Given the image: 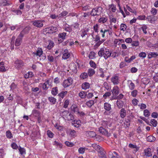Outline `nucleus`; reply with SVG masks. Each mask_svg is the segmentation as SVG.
Listing matches in <instances>:
<instances>
[{"mask_svg":"<svg viewBox=\"0 0 158 158\" xmlns=\"http://www.w3.org/2000/svg\"><path fill=\"white\" fill-rule=\"evenodd\" d=\"M98 54L100 57H103L104 59L106 60L110 57L112 52L109 49L103 47L100 48L98 52Z\"/></svg>","mask_w":158,"mask_h":158,"instance_id":"1","label":"nucleus"},{"mask_svg":"<svg viewBox=\"0 0 158 158\" xmlns=\"http://www.w3.org/2000/svg\"><path fill=\"white\" fill-rule=\"evenodd\" d=\"M102 8L100 6H98L92 9L90 15L93 16H99L102 12Z\"/></svg>","mask_w":158,"mask_h":158,"instance_id":"2","label":"nucleus"},{"mask_svg":"<svg viewBox=\"0 0 158 158\" xmlns=\"http://www.w3.org/2000/svg\"><path fill=\"white\" fill-rule=\"evenodd\" d=\"M45 21L44 20H35L32 22L33 25L38 28L42 27L44 25L43 23Z\"/></svg>","mask_w":158,"mask_h":158,"instance_id":"3","label":"nucleus"},{"mask_svg":"<svg viewBox=\"0 0 158 158\" xmlns=\"http://www.w3.org/2000/svg\"><path fill=\"white\" fill-rule=\"evenodd\" d=\"M63 115L67 120H73L74 119V117L73 115L69 112L67 110H65L63 112Z\"/></svg>","mask_w":158,"mask_h":158,"instance_id":"4","label":"nucleus"},{"mask_svg":"<svg viewBox=\"0 0 158 158\" xmlns=\"http://www.w3.org/2000/svg\"><path fill=\"white\" fill-rule=\"evenodd\" d=\"M73 80L71 78H69L64 81L62 85L64 88H66L73 83Z\"/></svg>","mask_w":158,"mask_h":158,"instance_id":"5","label":"nucleus"},{"mask_svg":"<svg viewBox=\"0 0 158 158\" xmlns=\"http://www.w3.org/2000/svg\"><path fill=\"white\" fill-rule=\"evenodd\" d=\"M15 67L17 69H19L23 66V63L21 60H16L15 62Z\"/></svg>","mask_w":158,"mask_h":158,"instance_id":"6","label":"nucleus"},{"mask_svg":"<svg viewBox=\"0 0 158 158\" xmlns=\"http://www.w3.org/2000/svg\"><path fill=\"white\" fill-rule=\"evenodd\" d=\"M31 29V28L29 26L26 27L21 31L19 35L23 37L24 35L28 34L29 32Z\"/></svg>","mask_w":158,"mask_h":158,"instance_id":"7","label":"nucleus"},{"mask_svg":"<svg viewBox=\"0 0 158 158\" xmlns=\"http://www.w3.org/2000/svg\"><path fill=\"white\" fill-rule=\"evenodd\" d=\"M43 51L41 48H38L36 52H33L32 54L33 55V57H35V56H38L40 57L43 54Z\"/></svg>","mask_w":158,"mask_h":158,"instance_id":"8","label":"nucleus"},{"mask_svg":"<svg viewBox=\"0 0 158 158\" xmlns=\"http://www.w3.org/2000/svg\"><path fill=\"white\" fill-rule=\"evenodd\" d=\"M23 37L19 34L17 38L15 40V45L17 46L20 45L22 41V38Z\"/></svg>","mask_w":158,"mask_h":158,"instance_id":"9","label":"nucleus"},{"mask_svg":"<svg viewBox=\"0 0 158 158\" xmlns=\"http://www.w3.org/2000/svg\"><path fill=\"white\" fill-rule=\"evenodd\" d=\"M111 92L113 95L115 96L118 95L119 93V89L118 87L117 86H114Z\"/></svg>","mask_w":158,"mask_h":158,"instance_id":"10","label":"nucleus"},{"mask_svg":"<svg viewBox=\"0 0 158 158\" xmlns=\"http://www.w3.org/2000/svg\"><path fill=\"white\" fill-rule=\"evenodd\" d=\"M118 77L116 75L113 76L111 78V81L114 85L118 84Z\"/></svg>","mask_w":158,"mask_h":158,"instance_id":"11","label":"nucleus"},{"mask_svg":"<svg viewBox=\"0 0 158 158\" xmlns=\"http://www.w3.org/2000/svg\"><path fill=\"white\" fill-rule=\"evenodd\" d=\"M99 131L103 135H110V134L108 133V131L102 127H100L99 128Z\"/></svg>","mask_w":158,"mask_h":158,"instance_id":"12","label":"nucleus"},{"mask_svg":"<svg viewBox=\"0 0 158 158\" xmlns=\"http://www.w3.org/2000/svg\"><path fill=\"white\" fill-rule=\"evenodd\" d=\"M86 135L87 136L93 138L96 135V133L94 131H88L86 132Z\"/></svg>","mask_w":158,"mask_h":158,"instance_id":"13","label":"nucleus"},{"mask_svg":"<svg viewBox=\"0 0 158 158\" xmlns=\"http://www.w3.org/2000/svg\"><path fill=\"white\" fill-rule=\"evenodd\" d=\"M70 56V54L68 52V50L66 49L64 51V53L62 56V58L64 60L68 59Z\"/></svg>","mask_w":158,"mask_h":158,"instance_id":"14","label":"nucleus"},{"mask_svg":"<svg viewBox=\"0 0 158 158\" xmlns=\"http://www.w3.org/2000/svg\"><path fill=\"white\" fill-rule=\"evenodd\" d=\"M48 31L49 33H53L57 31L58 29L56 27H51L47 28Z\"/></svg>","mask_w":158,"mask_h":158,"instance_id":"15","label":"nucleus"},{"mask_svg":"<svg viewBox=\"0 0 158 158\" xmlns=\"http://www.w3.org/2000/svg\"><path fill=\"white\" fill-rule=\"evenodd\" d=\"M145 155L148 157H150L152 156V153L151 149L150 148H148L144 150Z\"/></svg>","mask_w":158,"mask_h":158,"instance_id":"16","label":"nucleus"},{"mask_svg":"<svg viewBox=\"0 0 158 158\" xmlns=\"http://www.w3.org/2000/svg\"><path fill=\"white\" fill-rule=\"evenodd\" d=\"M79 96L82 99L85 98L87 95V92L85 91H81L79 93Z\"/></svg>","mask_w":158,"mask_h":158,"instance_id":"17","label":"nucleus"},{"mask_svg":"<svg viewBox=\"0 0 158 158\" xmlns=\"http://www.w3.org/2000/svg\"><path fill=\"white\" fill-rule=\"evenodd\" d=\"M90 87V84L89 83L85 82L83 83L81 85V88L82 89L86 90L89 89Z\"/></svg>","mask_w":158,"mask_h":158,"instance_id":"18","label":"nucleus"},{"mask_svg":"<svg viewBox=\"0 0 158 158\" xmlns=\"http://www.w3.org/2000/svg\"><path fill=\"white\" fill-rule=\"evenodd\" d=\"M63 29L64 30L67 32H71L72 31V28L71 27L69 26V25L66 24L64 26Z\"/></svg>","mask_w":158,"mask_h":158,"instance_id":"19","label":"nucleus"},{"mask_svg":"<svg viewBox=\"0 0 158 158\" xmlns=\"http://www.w3.org/2000/svg\"><path fill=\"white\" fill-rule=\"evenodd\" d=\"M127 82L129 84L128 85V87L129 89L131 90H133L135 88V85L134 84L131 80H128Z\"/></svg>","mask_w":158,"mask_h":158,"instance_id":"20","label":"nucleus"},{"mask_svg":"<svg viewBox=\"0 0 158 158\" xmlns=\"http://www.w3.org/2000/svg\"><path fill=\"white\" fill-rule=\"evenodd\" d=\"M126 115V111L124 108H122L120 110V116L121 118H124Z\"/></svg>","mask_w":158,"mask_h":158,"instance_id":"21","label":"nucleus"},{"mask_svg":"<svg viewBox=\"0 0 158 158\" xmlns=\"http://www.w3.org/2000/svg\"><path fill=\"white\" fill-rule=\"evenodd\" d=\"M117 106L119 109L121 108L123 106L124 103L122 101L118 100L116 102Z\"/></svg>","mask_w":158,"mask_h":158,"instance_id":"22","label":"nucleus"},{"mask_svg":"<svg viewBox=\"0 0 158 158\" xmlns=\"http://www.w3.org/2000/svg\"><path fill=\"white\" fill-rule=\"evenodd\" d=\"M104 108L106 110L109 111L111 109V105L107 102H105L104 104Z\"/></svg>","mask_w":158,"mask_h":158,"instance_id":"23","label":"nucleus"},{"mask_svg":"<svg viewBox=\"0 0 158 158\" xmlns=\"http://www.w3.org/2000/svg\"><path fill=\"white\" fill-rule=\"evenodd\" d=\"M158 56V54L156 52H150L148 55V57L149 59H151L152 57H155Z\"/></svg>","mask_w":158,"mask_h":158,"instance_id":"24","label":"nucleus"},{"mask_svg":"<svg viewBox=\"0 0 158 158\" xmlns=\"http://www.w3.org/2000/svg\"><path fill=\"white\" fill-rule=\"evenodd\" d=\"M52 94L53 95H56L58 93V89L57 87H53L52 89Z\"/></svg>","mask_w":158,"mask_h":158,"instance_id":"25","label":"nucleus"},{"mask_svg":"<svg viewBox=\"0 0 158 158\" xmlns=\"http://www.w3.org/2000/svg\"><path fill=\"white\" fill-rule=\"evenodd\" d=\"M107 20V18L106 17L100 18L98 20V22L99 23H104Z\"/></svg>","mask_w":158,"mask_h":158,"instance_id":"26","label":"nucleus"},{"mask_svg":"<svg viewBox=\"0 0 158 158\" xmlns=\"http://www.w3.org/2000/svg\"><path fill=\"white\" fill-rule=\"evenodd\" d=\"M102 124L104 127H107L108 125H109V127L111 126V124L110 122L107 121H102Z\"/></svg>","mask_w":158,"mask_h":158,"instance_id":"27","label":"nucleus"},{"mask_svg":"<svg viewBox=\"0 0 158 158\" xmlns=\"http://www.w3.org/2000/svg\"><path fill=\"white\" fill-rule=\"evenodd\" d=\"M53 144L59 147V148L60 149L62 147V145L60 143L56 141H55L53 142Z\"/></svg>","mask_w":158,"mask_h":158,"instance_id":"28","label":"nucleus"},{"mask_svg":"<svg viewBox=\"0 0 158 158\" xmlns=\"http://www.w3.org/2000/svg\"><path fill=\"white\" fill-rule=\"evenodd\" d=\"M66 35V33L65 32H62L60 33L58 35V37L61 39L62 40H64L65 39V36Z\"/></svg>","mask_w":158,"mask_h":158,"instance_id":"29","label":"nucleus"},{"mask_svg":"<svg viewBox=\"0 0 158 158\" xmlns=\"http://www.w3.org/2000/svg\"><path fill=\"white\" fill-rule=\"evenodd\" d=\"M102 149L99 150V156L102 158H107L103 152L102 151Z\"/></svg>","mask_w":158,"mask_h":158,"instance_id":"30","label":"nucleus"},{"mask_svg":"<svg viewBox=\"0 0 158 158\" xmlns=\"http://www.w3.org/2000/svg\"><path fill=\"white\" fill-rule=\"evenodd\" d=\"M94 100H89V101L87 102L85 104L88 107H90L92 105L94 104Z\"/></svg>","mask_w":158,"mask_h":158,"instance_id":"31","label":"nucleus"},{"mask_svg":"<svg viewBox=\"0 0 158 158\" xmlns=\"http://www.w3.org/2000/svg\"><path fill=\"white\" fill-rule=\"evenodd\" d=\"M156 139V138L153 136L150 135L147 137V140L148 141L152 142L154 141Z\"/></svg>","mask_w":158,"mask_h":158,"instance_id":"32","label":"nucleus"},{"mask_svg":"<svg viewBox=\"0 0 158 158\" xmlns=\"http://www.w3.org/2000/svg\"><path fill=\"white\" fill-rule=\"evenodd\" d=\"M95 73V71L94 70L92 69H89L88 70V74L89 77L91 76L94 74Z\"/></svg>","mask_w":158,"mask_h":158,"instance_id":"33","label":"nucleus"},{"mask_svg":"<svg viewBox=\"0 0 158 158\" xmlns=\"http://www.w3.org/2000/svg\"><path fill=\"white\" fill-rule=\"evenodd\" d=\"M67 92L66 91H62L60 93L58 94V96L59 97H60L62 98H63L67 94Z\"/></svg>","mask_w":158,"mask_h":158,"instance_id":"34","label":"nucleus"},{"mask_svg":"<svg viewBox=\"0 0 158 158\" xmlns=\"http://www.w3.org/2000/svg\"><path fill=\"white\" fill-rule=\"evenodd\" d=\"M72 110L75 113H79L78 107L76 105H74L72 106Z\"/></svg>","mask_w":158,"mask_h":158,"instance_id":"35","label":"nucleus"},{"mask_svg":"<svg viewBox=\"0 0 158 158\" xmlns=\"http://www.w3.org/2000/svg\"><path fill=\"white\" fill-rule=\"evenodd\" d=\"M109 7L110 8H111V10L112 12H115L116 10V6L115 5L113 4L109 5Z\"/></svg>","mask_w":158,"mask_h":158,"instance_id":"36","label":"nucleus"},{"mask_svg":"<svg viewBox=\"0 0 158 158\" xmlns=\"http://www.w3.org/2000/svg\"><path fill=\"white\" fill-rule=\"evenodd\" d=\"M88 148H80L78 149V151L79 153L83 154L84 153L85 151L87 150Z\"/></svg>","mask_w":158,"mask_h":158,"instance_id":"37","label":"nucleus"},{"mask_svg":"<svg viewBox=\"0 0 158 158\" xmlns=\"http://www.w3.org/2000/svg\"><path fill=\"white\" fill-rule=\"evenodd\" d=\"M49 44L47 46L48 48L50 50L52 48L54 45V43L53 41L51 40L49 41Z\"/></svg>","mask_w":158,"mask_h":158,"instance_id":"38","label":"nucleus"},{"mask_svg":"<svg viewBox=\"0 0 158 158\" xmlns=\"http://www.w3.org/2000/svg\"><path fill=\"white\" fill-rule=\"evenodd\" d=\"M32 114L35 116H38L40 115V113L38 110H32Z\"/></svg>","mask_w":158,"mask_h":158,"instance_id":"39","label":"nucleus"},{"mask_svg":"<svg viewBox=\"0 0 158 158\" xmlns=\"http://www.w3.org/2000/svg\"><path fill=\"white\" fill-rule=\"evenodd\" d=\"M87 77V74L85 72H84L83 73H81L80 76V78L82 79H86Z\"/></svg>","mask_w":158,"mask_h":158,"instance_id":"40","label":"nucleus"},{"mask_svg":"<svg viewBox=\"0 0 158 158\" xmlns=\"http://www.w3.org/2000/svg\"><path fill=\"white\" fill-rule=\"evenodd\" d=\"M143 114L145 117H148L150 115V113L148 110L145 109L143 111Z\"/></svg>","mask_w":158,"mask_h":158,"instance_id":"41","label":"nucleus"},{"mask_svg":"<svg viewBox=\"0 0 158 158\" xmlns=\"http://www.w3.org/2000/svg\"><path fill=\"white\" fill-rule=\"evenodd\" d=\"M8 4L7 1L6 0H0V5L6 6Z\"/></svg>","mask_w":158,"mask_h":158,"instance_id":"42","label":"nucleus"},{"mask_svg":"<svg viewBox=\"0 0 158 158\" xmlns=\"http://www.w3.org/2000/svg\"><path fill=\"white\" fill-rule=\"evenodd\" d=\"M19 150L20 154L21 155H23L26 154V151L24 148H22L20 147L19 148Z\"/></svg>","mask_w":158,"mask_h":158,"instance_id":"43","label":"nucleus"},{"mask_svg":"<svg viewBox=\"0 0 158 158\" xmlns=\"http://www.w3.org/2000/svg\"><path fill=\"white\" fill-rule=\"evenodd\" d=\"M147 28V27L146 25H143L141 28V29L142 30V31L143 33L145 34L147 33V31L146 29Z\"/></svg>","mask_w":158,"mask_h":158,"instance_id":"44","label":"nucleus"},{"mask_svg":"<svg viewBox=\"0 0 158 158\" xmlns=\"http://www.w3.org/2000/svg\"><path fill=\"white\" fill-rule=\"evenodd\" d=\"M69 103V99H66L63 105V107L66 108L68 107V105Z\"/></svg>","mask_w":158,"mask_h":158,"instance_id":"45","label":"nucleus"},{"mask_svg":"<svg viewBox=\"0 0 158 158\" xmlns=\"http://www.w3.org/2000/svg\"><path fill=\"white\" fill-rule=\"evenodd\" d=\"M96 55L95 53L94 52H91L89 56V59H93L95 58V56Z\"/></svg>","mask_w":158,"mask_h":158,"instance_id":"46","label":"nucleus"},{"mask_svg":"<svg viewBox=\"0 0 158 158\" xmlns=\"http://www.w3.org/2000/svg\"><path fill=\"white\" fill-rule=\"evenodd\" d=\"M126 7L127 9V10L130 12L134 13L135 14H136V11L134 9H132L131 8L130 6H128L127 5H126Z\"/></svg>","mask_w":158,"mask_h":158,"instance_id":"47","label":"nucleus"},{"mask_svg":"<svg viewBox=\"0 0 158 158\" xmlns=\"http://www.w3.org/2000/svg\"><path fill=\"white\" fill-rule=\"evenodd\" d=\"M49 101L53 104H55L56 102V99L52 97H49L48 98Z\"/></svg>","mask_w":158,"mask_h":158,"instance_id":"48","label":"nucleus"},{"mask_svg":"<svg viewBox=\"0 0 158 158\" xmlns=\"http://www.w3.org/2000/svg\"><path fill=\"white\" fill-rule=\"evenodd\" d=\"M150 123L154 127H156L157 126V122L155 119H151Z\"/></svg>","mask_w":158,"mask_h":158,"instance_id":"49","label":"nucleus"},{"mask_svg":"<svg viewBox=\"0 0 158 158\" xmlns=\"http://www.w3.org/2000/svg\"><path fill=\"white\" fill-rule=\"evenodd\" d=\"M131 45L133 46H135L137 47L139 46V42L138 41H134L132 42Z\"/></svg>","mask_w":158,"mask_h":158,"instance_id":"50","label":"nucleus"},{"mask_svg":"<svg viewBox=\"0 0 158 158\" xmlns=\"http://www.w3.org/2000/svg\"><path fill=\"white\" fill-rule=\"evenodd\" d=\"M89 63L91 67L94 69L96 68V64L92 60H90Z\"/></svg>","mask_w":158,"mask_h":158,"instance_id":"51","label":"nucleus"},{"mask_svg":"<svg viewBox=\"0 0 158 158\" xmlns=\"http://www.w3.org/2000/svg\"><path fill=\"white\" fill-rule=\"evenodd\" d=\"M6 136L7 138L10 139L12 138V135L10 131H7L6 132Z\"/></svg>","mask_w":158,"mask_h":158,"instance_id":"52","label":"nucleus"},{"mask_svg":"<svg viewBox=\"0 0 158 158\" xmlns=\"http://www.w3.org/2000/svg\"><path fill=\"white\" fill-rule=\"evenodd\" d=\"M92 147L95 149L98 150V149L99 150L101 149V148L100 146L96 144H93L92 145Z\"/></svg>","mask_w":158,"mask_h":158,"instance_id":"53","label":"nucleus"},{"mask_svg":"<svg viewBox=\"0 0 158 158\" xmlns=\"http://www.w3.org/2000/svg\"><path fill=\"white\" fill-rule=\"evenodd\" d=\"M138 92V91L136 90H133L131 92V96L133 97H135L137 95Z\"/></svg>","mask_w":158,"mask_h":158,"instance_id":"54","label":"nucleus"},{"mask_svg":"<svg viewBox=\"0 0 158 158\" xmlns=\"http://www.w3.org/2000/svg\"><path fill=\"white\" fill-rule=\"evenodd\" d=\"M127 28V26L124 24L122 23L121 24L120 26V29L121 30H122L124 31Z\"/></svg>","mask_w":158,"mask_h":158,"instance_id":"55","label":"nucleus"},{"mask_svg":"<svg viewBox=\"0 0 158 158\" xmlns=\"http://www.w3.org/2000/svg\"><path fill=\"white\" fill-rule=\"evenodd\" d=\"M129 147L131 148H136V152L138 150V148H137V146L136 145H134L131 143H130L129 145Z\"/></svg>","mask_w":158,"mask_h":158,"instance_id":"56","label":"nucleus"},{"mask_svg":"<svg viewBox=\"0 0 158 158\" xmlns=\"http://www.w3.org/2000/svg\"><path fill=\"white\" fill-rule=\"evenodd\" d=\"M72 26L74 28V29H77L79 27V24L77 23H75L72 25Z\"/></svg>","mask_w":158,"mask_h":158,"instance_id":"57","label":"nucleus"},{"mask_svg":"<svg viewBox=\"0 0 158 158\" xmlns=\"http://www.w3.org/2000/svg\"><path fill=\"white\" fill-rule=\"evenodd\" d=\"M48 61L51 62H53L54 60V58L53 57L52 55H48Z\"/></svg>","mask_w":158,"mask_h":158,"instance_id":"58","label":"nucleus"},{"mask_svg":"<svg viewBox=\"0 0 158 158\" xmlns=\"http://www.w3.org/2000/svg\"><path fill=\"white\" fill-rule=\"evenodd\" d=\"M124 123L126 125V127H129L130 125V121L129 119L126 120L125 121Z\"/></svg>","mask_w":158,"mask_h":158,"instance_id":"59","label":"nucleus"},{"mask_svg":"<svg viewBox=\"0 0 158 158\" xmlns=\"http://www.w3.org/2000/svg\"><path fill=\"white\" fill-rule=\"evenodd\" d=\"M140 57L144 58L146 57V54L145 52H141L140 53L139 55Z\"/></svg>","mask_w":158,"mask_h":158,"instance_id":"60","label":"nucleus"},{"mask_svg":"<svg viewBox=\"0 0 158 158\" xmlns=\"http://www.w3.org/2000/svg\"><path fill=\"white\" fill-rule=\"evenodd\" d=\"M138 106L140 107V109L142 110L146 108V105L143 103L139 104Z\"/></svg>","mask_w":158,"mask_h":158,"instance_id":"61","label":"nucleus"},{"mask_svg":"<svg viewBox=\"0 0 158 158\" xmlns=\"http://www.w3.org/2000/svg\"><path fill=\"white\" fill-rule=\"evenodd\" d=\"M47 133L49 137L51 138L53 137V134L50 131L48 130L47 132Z\"/></svg>","mask_w":158,"mask_h":158,"instance_id":"62","label":"nucleus"},{"mask_svg":"<svg viewBox=\"0 0 158 158\" xmlns=\"http://www.w3.org/2000/svg\"><path fill=\"white\" fill-rule=\"evenodd\" d=\"M151 12L153 15H155L156 14L157 10L154 8H152L151 10Z\"/></svg>","mask_w":158,"mask_h":158,"instance_id":"63","label":"nucleus"},{"mask_svg":"<svg viewBox=\"0 0 158 158\" xmlns=\"http://www.w3.org/2000/svg\"><path fill=\"white\" fill-rule=\"evenodd\" d=\"M154 81L157 82L158 81V73L155 74L153 77Z\"/></svg>","mask_w":158,"mask_h":158,"instance_id":"64","label":"nucleus"}]
</instances>
